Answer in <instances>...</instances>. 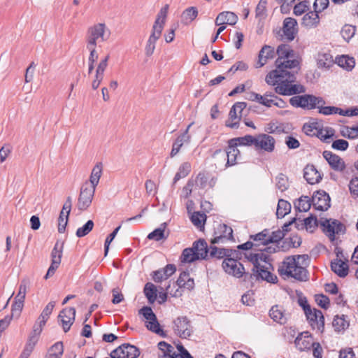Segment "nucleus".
<instances>
[{
    "label": "nucleus",
    "instance_id": "423d86ee",
    "mask_svg": "<svg viewBox=\"0 0 358 358\" xmlns=\"http://www.w3.org/2000/svg\"><path fill=\"white\" fill-rule=\"evenodd\" d=\"M320 225L331 242L335 241L336 234H344L346 230L345 226L338 220L324 219L320 221Z\"/></svg>",
    "mask_w": 358,
    "mask_h": 358
},
{
    "label": "nucleus",
    "instance_id": "de8ad7c7",
    "mask_svg": "<svg viewBox=\"0 0 358 358\" xmlns=\"http://www.w3.org/2000/svg\"><path fill=\"white\" fill-rule=\"evenodd\" d=\"M335 131L331 127H326L324 130L320 129L317 130V137H318L323 142H328L327 141L334 136Z\"/></svg>",
    "mask_w": 358,
    "mask_h": 358
},
{
    "label": "nucleus",
    "instance_id": "b1692460",
    "mask_svg": "<svg viewBox=\"0 0 358 358\" xmlns=\"http://www.w3.org/2000/svg\"><path fill=\"white\" fill-rule=\"evenodd\" d=\"M276 54L274 48L265 45L260 50L258 55V62L257 68L262 67L264 66L269 59H273Z\"/></svg>",
    "mask_w": 358,
    "mask_h": 358
},
{
    "label": "nucleus",
    "instance_id": "f3484780",
    "mask_svg": "<svg viewBox=\"0 0 358 358\" xmlns=\"http://www.w3.org/2000/svg\"><path fill=\"white\" fill-rule=\"evenodd\" d=\"M228 147L226 149V150H222L221 149L216 150L214 153L213 156H216L217 155L220 153H222L224 156H227V161L226 163V167L231 166L235 165L237 162V158L238 156L240 155V151L237 148L236 145L234 147H231V144L229 143V141L228 142Z\"/></svg>",
    "mask_w": 358,
    "mask_h": 358
},
{
    "label": "nucleus",
    "instance_id": "a18cd8bd",
    "mask_svg": "<svg viewBox=\"0 0 358 358\" xmlns=\"http://www.w3.org/2000/svg\"><path fill=\"white\" fill-rule=\"evenodd\" d=\"M268 1L267 0H259L256 9H255V15L257 18L259 20H264L267 16V10L266 6Z\"/></svg>",
    "mask_w": 358,
    "mask_h": 358
},
{
    "label": "nucleus",
    "instance_id": "39448f33",
    "mask_svg": "<svg viewBox=\"0 0 358 358\" xmlns=\"http://www.w3.org/2000/svg\"><path fill=\"white\" fill-rule=\"evenodd\" d=\"M235 256L224 259L222 264V268L227 274L237 278L243 277L245 280V275L248 272H245L243 265L238 261L241 255Z\"/></svg>",
    "mask_w": 358,
    "mask_h": 358
},
{
    "label": "nucleus",
    "instance_id": "4c0bfd02",
    "mask_svg": "<svg viewBox=\"0 0 358 358\" xmlns=\"http://www.w3.org/2000/svg\"><path fill=\"white\" fill-rule=\"evenodd\" d=\"M166 224V222L162 223L159 228H157L150 232L148 235L147 238L149 240H155L156 241H159L162 239L166 238L167 236H165L164 234Z\"/></svg>",
    "mask_w": 358,
    "mask_h": 358
},
{
    "label": "nucleus",
    "instance_id": "bb28decb",
    "mask_svg": "<svg viewBox=\"0 0 358 358\" xmlns=\"http://www.w3.org/2000/svg\"><path fill=\"white\" fill-rule=\"evenodd\" d=\"M278 58L275 61H282L285 59H291L294 57V51L288 44H280L276 50Z\"/></svg>",
    "mask_w": 358,
    "mask_h": 358
},
{
    "label": "nucleus",
    "instance_id": "c85d7f7f",
    "mask_svg": "<svg viewBox=\"0 0 358 358\" xmlns=\"http://www.w3.org/2000/svg\"><path fill=\"white\" fill-rule=\"evenodd\" d=\"M176 284L179 287H183L189 290L192 289L194 287V279L189 277L188 271H182L180 274Z\"/></svg>",
    "mask_w": 358,
    "mask_h": 358
},
{
    "label": "nucleus",
    "instance_id": "412c9836",
    "mask_svg": "<svg viewBox=\"0 0 358 358\" xmlns=\"http://www.w3.org/2000/svg\"><path fill=\"white\" fill-rule=\"evenodd\" d=\"M192 124H189L186 129L182 132V134L179 135L173 143L172 150L170 154L171 157H173L179 152L181 147L184 143H187L189 142L190 136L189 135L188 132Z\"/></svg>",
    "mask_w": 358,
    "mask_h": 358
},
{
    "label": "nucleus",
    "instance_id": "58836bf2",
    "mask_svg": "<svg viewBox=\"0 0 358 358\" xmlns=\"http://www.w3.org/2000/svg\"><path fill=\"white\" fill-rule=\"evenodd\" d=\"M238 113L235 108L231 107L229 113V120L225 123L226 127L232 129H237L238 127L241 115L238 116Z\"/></svg>",
    "mask_w": 358,
    "mask_h": 358
},
{
    "label": "nucleus",
    "instance_id": "4d7b16f0",
    "mask_svg": "<svg viewBox=\"0 0 358 358\" xmlns=\"http://www.w3.org/2000/svg\"><path fill=\"white\" fill-rule=\"evenodd\" d=\"M139 315H142L147 322L153 320L157 317L156 315L153 312L152 309L150 306H143L138 310Z\"/></svg>",
    "mask_w": 358,
    "mask_h": 358
},
{
    "label": "nucleus",
    "instance_id": "79ce46f5",
    "mask_svg": "<svg viewBox=\"0 0 358 358\" xmlns=\"http://www.w3.org/2000/svg\"><path fill=\"white\" fill-rule=\"evenodd\" d=\"M312 206L311 198L308 196H301L298 200V204H295L296 208L300 212H307Z\"/></svg>",
    "mask_w": 358,
    "mask_h": 358
},
{
    "label": "nucleus",
    "instance_id": "f03ea898",
    "mask_svg": "<svg viewBox=\"0 0 358 358\" xmlns=\"http://www.w3.org/2000/svg\"><path fill=\"white\" fill-rule=\"evenodd\" d=\"M308 261V255L287 257L278 268V272L280 275H285L299 281H306L308 278L306 268Z\"/></svg>",
    "mask_w": 358,
    "mask_h": 358
},
{
    "label": "nucleus",
    "instance_id": "774afa93",
    "mask_svg": "<svg viewBox=\"0 0 358 358\" xmlns=\"http://www.w3.org/2000/svg\"><path fill=\"white\" fill-rule=\"evenodd\" d=\"M329 4V0H315L313 3L314 10L320 13L327 8Z\"/></svg>",
    "mask_w": 358,
    "mask_h": 358
},
{
    "label": "nucleus",
    "instance_id": "393cba45",
    "mask_svg": "<svg viewBox=\"0 0 358 358\" xmlns=\"http://www.w3.org/2000/svg\"><path fill=\"white\" fill-rule=\"evenodd\" d=\"M158 348L160 352L158 355L159 358H179L180 354H177L174 348L165 341H160L158 343Z\"/></svg>",
    "mask_w": 358,
    "mask_h": 358
},
{
    "label": "nucleus",
    "instance_id": "8fccbe9b",
    "mask_svg": "<svg viewBox=\"0 0 358 358\" xmlns=\"http://www.w3.org/2000/svg\"><path fill=\"white\" fill-rule=\"evenodd\" d=\"M309 7L310 1L308 0H303L294 6L293 13L296 16L301 15L309 10Z\"/></svg>",
    "mask_w": 358,
    "mask_h": 358
},
{
    "label": "nucleus",
    "instance_id": "e2e57ef3",
    "mask_svg": "<svg viewBox=\"0 0 358 358\" xmlns=\"http://www.w3.org/2000/svg\"><path fill=\"white\" fill-rule=\"evenodd\" d=\"M349 146V143L344 139H337L333 141L331 148L336 150L345 151Z\"/></svg>",
    "mask_w": 358,
    "mask_h": 358
},
{
    "label": "nucleus",
    "instance_id": "3c124183",
    "mask_svg": "<svg viewBox=\"0 0 358 358\" xmlns=\"http://www.w3.org/2000/svg\"><path fill=\"white\" fill-rule=\"evenodd\" d=\"M55 306V302L50 301L49 302L43 310L42 313H41L38 320H42V324H45L47 320L49 318V316L52 312V310Z\"/></svg>",
    "mask_w": 358,
    "mask_h": 358
},
{
    "label": "nucleus",
    "instance_id": "603ef678",
    "mask_svg": "<svg viewBox=\"0 0 358 358\" xmlns=\"http://www.w3.org/2000/svg\"><path fill=\"white\" fill-rule=\"evenodd\" d=\"M356 27L350 24H345L343 27L341 34L342 37L346 41H349L355 35Z\"/></svg>",
    "mask_w": 358,
    "mask_h": 358
},
{
    "label": "nucleus",
    "instance_id": "13d9d810",
    "mask_svg": "<svg viewBox=\"0 0 358 358\" xmlns=\"http://www.w3.org/2000/svg\"><path fill=\"white\" fill-rule=\"evenodd\" d=\"M310 339L308 337L307 339H303L297 336L295 340V344L301 351L308 350L312 347V343H310Z\"/></svg>",
    "mask_w": 358,
    "mask_h": 358
},
{
    "label": "nucleus",
    "instance_id": "69168bd1",
    "mask_svg": "<svg viewBox=\"0 0 358 358\" xmlns=\"http://www.w3.org/2000/svg\"><path fill=\"white\" fill-rule=\"evenodd\" d=\"M265 131L268 134H280L284 132V128L281 125H277L275 123L270 122L266 127Z\"/></svg>",
    "mask_w": 358,
    "mask_h": 358
},
{
    "label": "nucleus",
    "instance_id": "bf43d9fd",
    "mask_svg": "<svg viewBox=\"0 0 358 358\" xmlns=\"http://www.w3.org/2000/svg\"><path fill=\"white\" fill-rule=\"evenodd\" d=\"M69 220V216L64 211H61L58 218V232L64 233Z\"/></svg>",
    "mask_w": 358,
    "mask_h": 358
},
{
    "label": "nucleus",
    "instance_id": "680f3d73",
    "mask_svg": "<svg viewBox=\"0 0 358 358\" xmlns=\"http://www.w3.org/2000/svg\"><path fill=\"white\" fill-rule=\"evenodd\" d=\"M332 57L329 54H322L319 56L317 64L320 66L330 67L332 63Z\"/></svg>",
    "mask_w": 358,
    "mask_h": 358
},
{
    "label": "nucleus",
    "instance_id": "864d4df0",
    "mask_svg": "<svg viewBox=\"0 0 358 358\" xmlns=\"http://www.w3.org/2000/svg\"><path fill=\"white\" fill-rule=\"evenodd\" d=\"M64 243H62L60 247H59V243L57 242L51 252V258L52 262H58V263H61V259L62 257V250H63Z\"/></svg>",
    "mask_w": 358,
    "mask_h": 358
},
{
    "label": "nucleus",
    "instance_id": "f8f14e48",
    "mask_svg": "<svg viewBox=\"0 0 358 358\" xmlns=\"http://www.w3.org/2000/svg\"><path fill=\"white\" fill-rule=\"evenodd\" d=\"M307 320H308L311 327L320 331L323 332L324 329V317L321 310L314 308H310V311L304 312Z\"/></svg>",
    "mask_w": 358,
    "mask_h": 358
},
{
    "label": "nucleus",
    "instance_id": "0e129e2a",
    "mask_svg": "<svg viewBox=\"0 0 358 358\" xmlns=\"http://www.w3.org/2000/svg\"><path fill=\"white\" fill-rule=\"evenodd\" d=\"M303 225L307 230L315 229L318 225V221L316 216L310 215L307 218L303 219Z\"/></svg>",
    "mask_w": 358,
    "mask_h": 358
},
{
    "label": "nucleus",
    "instance_id": "1a4fd4ad",
    "mask_svg": "<svg viewBox=\"0 0 358 358\" xmlns=\"http://www.w3.org/2000/svg\"><path fill=\"white\" fill-rule=\"evenodd\" d=\"M96 189L89 185L87 182L80 188L77 206L79 210H86L92 203Z\"/></svg>",
    "mask_w": 358,
    "mask_h": 358
},
{
    "label": "nucleus",
    "instance_id": "7ed1b4c3",
    "mask_svg": "<svg viewBox=\"0 0 358 358\" xmlns=\"http://www.w3.org/2000/svg\"><path fill=\"white\" fill-rule=\"evenodd\" d=\"M110 34L105 23H97L90 27L86 33L87 48L96 49L97 44L108 39Z\"/></svg>",
    "mask_w": 358,
    "mask_h": 358
},
{
    "label": "nucleus",
    "instance_id": "4468645a",
    "mask_svg": "<svg viewBox=\"0 0 358 358\" xmlns=\"http://www.w3.org/2000/svg\"><path fill=\"white\" fill-rule=\"evenodd\" d=\"M76 317V309L73 307L64 308L60 311L58 318L64 331L66 333L70 330Z\"/></svg>",
    "mask_w": 358,
    "mask_h": 358
},
{
    "label": "nucleus",
    "instance_id": "e433bc0d",
    "mask_svg": "<svg viewBox=\"0 0 358 358\" xmlns=\"http://www.w3.org/2000/svg\"><path fill=\"white\" fill-rule=\"evenodd\" d=\"M180 259L181 262L192 263L199 259V257L198 254H196L193 249V247H192L184 249Z\"/></svg>",
    "mask_w": 358,
    "mask_h": 358
},
{
    "label": "nucleus",
    "instance_id": "72a5a7b5",
    "mask_svg": "<svg viewBox=\"0 0 358 358\" xmlns=\"http://www.w3.org/2000/svg\"><path fill=\"white\" fill-rule=\"evenodd\" d=\"M102 170H103V165L101 162H98L92 169L90 181L91 182V187H94L96 189V187L99 184V179L102 174Z\"/></svg>",
    "mask_w": 358,
    "mask_h": 358
},
{
    "label": "nucleus",
    "instance_id": "dca6fc26",
    "mask_svg": "<svg viewBox=\"0 0 358 358\" xmlns=\"http://www.w3.org/2000/svg\"><path fill=\"white\" fill-rule=\"evenodd\" d=\"M275 141L274 138L268 134H262L256 137L255 147L271 152L275 149Z\"/></svg>",
    "mask_w": 358,
    "mask_h": 358
},
{
    "label": "nucleus",
    "instance_id": "20e7f679",
    "mask_svg": "<svg viewBox=\"0 0 358 358\" xmlns=\"http://www.w3.org/2000/svg\"><path fill=\"white\" fill-rule=\"evenodd\" d=\"M289 99V103L295 108H301L304 110L318 109L320 105H325L326 101L322 96H317L313 94H305L297 95Z\"/></svg>",
    "mask_w": 358,
    "mask_h": 358
},
{
    "label": "nucleus",
    "instance_id": "f257e3e1",
    "mask_svg": "<svg viewBox=\"0 0 358 358\" xmlns=\"http://www.w3.org/2000/svg\"><path fill=\"white\" fill-rule=\"evenodd\" d=\"M285 59L275 61L276 69L266 76V83L275 86V92L282 96H292L305 93L306 87L301 84H294L296 74L300 69V62L296 59Z\"/></svg>",
    "mask_w": 358,
    "mask_h": 358
},
{
    "label": "nucleus",
    "instance_id": "2eb2a0df",
    "mask_svg": "<svg viewBox=\"0 0 358 358\" xmlns=\"http://www.w3.org/2000/svg\"><path fill=\"white\" fill-rule=\"evenodd\" d=\"M322 155L333 170L336 171H343L345 170V163L338 155L328 150L324 151Z\"/></svg>",
    "mask_w": 358,
    "mask_h": 358
},
{
    "label": "nucleus",
    "instance_id": "338daca9",
    "mask_svg": "<svg viewBox=\"0 0 358 358\" xmlns=\"http://www.w3.org/2000/svg\"><path fill=\"white\" fill-rule=\"evenodd\" d=\"M198 15V10L195 7H189L183 13V18L189 22L194 20Z\"/></svg>",
    "mask_w": 358,
    "mask_h": 358
},
{
    "label": "nucleus",
    "instance_id": "2f4dec72",
    "mask_svg": "<svg viewBox=\"0 0 358 358\" xmlns=\"http://www.w3.org/2000/svg\"><path fill=\"white\" fill-rule=\"evenodd\" d=\"M255 141L256 137L251 135H245L242 137H238L229 140V143L231 144V147H234V145L236 147L238 145L250 146L252 145H255Z\"/></svg>",
    "mask_w": 358,
    "mask_h": 358
},
{
    "label": "nucleus",
    "instance_id": "5701e85b",
    "mask_svg": "<svg viewBox=\"0 0 358 358\" xmlns=\"http://www.w3.org/2000/svg\"><path fill=\"white\" fill-rule=\"evenodd\" d=\"M303 178L308 183L314 185L322 180L320 173L313 164H308L303 169Z\"/></svg>",
    "mask_w": 358,
    "mask_h": 358
},
{
    "label": "nucleus",
    "instance_id": "c9c22d12",
    "mask_svg": "<svg viewBox=\"0 0 358 358\" xmlns=\"http://www.w3.org/2000/svg\"><path fill=\"white\" fill-rule=\"evenodd\" d=\"M144 294L150 303H153L157 296L156 286L152 282H147L143 289Z\"/></svg>",
    "mask_w": 358,
    "mask_h": 358
},
{
    "label": "nucleus",
    "instance_id": "9d476101",
    "mask_svg": "<svg viewBox=\"0 0 358 358\" xmlns=\"http://www.w3.org/2000/svg\"><path fill=\"white\" fill-rule=\"evenodd\" d=\"M173 330L181 338H187L192 334L190 321L186 316L178 317L173 320Z\"/></svg>",
    "mask_w": 358,
    "mask_h": 358
},
{
    "label": "nucleus",
    "instance_id": "09e8293b",
    "mask_svg": "<svg viewBox=\"0 0 358 358\" xmlns=\"http://www.w3.org/2000/svg\"><path fill=\"white\" fill-rule=\"evenodd\" d=\"M268 239L267 241L268 244L270 243H276L279 245V242L284 238L285 233L282 231L280 229L272 231L271 233L267 232Z\"/></svg>",
    "mask_w": 358,
    "mask_h": 358
},
{
    "label": "nucleus",
    "instance_id": "052dcab7",
    "mask_svg": "<svg viewBox=\"0 0 358 358\" xmlns=\"http://www.w3.org/2000/svg\"><path fill=\"white\" fill-rule=\"evenodd\" d=\"M121 226H118L116 227L112 233H110L106 238L104 243V255L106 256L108 255L109 250V245L113 239L115 238L117 232L119 231Z\"/></svg>",
    "mask_w": 358,
    "mask_h": 358
},
{
    "label": "nucleus",
    "instance_id": "c756f323",
    "mask_svg": "<svg viewBox=\"0 0 358 358\" xmlns=\"http://www.w3.org/2000/svg\"><path fill=\"white\" fill-rule=\"evenodd\" d=\"M269 316L274 322L280 324H284L287 322V318L282 309L278 305L271 307L269 310Z\"/></svg>",
    "mask_w": 358,
    "mask_h": 358
},
{
    "label": "nucleus",
    "instance_id": "5fc2aeb1",
    "mask_svg": "<svg viewBox=\"0 0 358 358\" xmlns=\"http://www.w3.org/2000/svg\"><path fill=\"white\" fill-rule=\"evenodd\" d=\"M36 343V340L34 338V336L29 338L28 343H27L24 349L18 358H28L31 355Z\"/></svg>",
    "mask_w": 358,
    "mask_h": 358
},
{
    "label": "nucleus",
    "instance_id": "c03bdc74",
    "mask_svg": "<svg viewBox=\"0 0 358 358\" xmlns=\"http://www.w3.org/2000/svg\"><path fill=\"white\" fill-rule=\"evenodd\" d=\"M338 64L347 71H351L355 66V62L352 57L342 55L338 58Z\"/></svg>",
    "mask_w": 358,
    "mask_h": 358
},
{
    "label": "nucleus",
    "instance_id": "4be33fe9",
    "mask_svg": "<svg viewBox=\"0 0 358 358\" xmlns=\"http://www.w3.org/2000/svg\"><path fill=\"white\" fill-rule=\"evenodd\" d=\"M176 271V266L169 264L164 268L153 271L152 279L155 282H160L171 276Z\"/></svg>",
    "mask_w": 358,
    "mask_h": 358
},
{
    "label": "nucleus",
    "instance_id": "49530a36",
    "mask_svg": "<svg viewBox=\"0 0 358 358\" xmlns=\"http://www.w3.org/2000/svg\"><path fill=\"white\" fill-rule=\"evenodd\" d=\"M94 223L92 220H88L83 226L79 227L76 232V235L78 238L87 236L94 228Z\"/></svg>",
    "mask_w": 358,
    "mask_h": 358
},
{
    "label": "nucleus",
    "instance_id": "ddd939ff",
    "mask_svg": "<svg viewBox=\"0 0 358 358\" xmlns=\"http://www.w3.org/2000/svg\"><path fill=\"white\" fill-rule=\"evenodd\" d=\"M163 29L162 24L159 25V20L155 22L150 36L148 38L145 48V53L148 57L151 56L155 49L157 41L160 38Z\"/></svg>",
    "mask_w": 358,
    "mask_h": 358
},
{
    "label": "nucleus",
    "instance_id": "37998d69",
    "mask_svg": "<svg viewBox=\"0 0 358 358\" xmlns=\"http://www.w3.org/2000/svg\"><path fill=\"white\" fill-rule=\"evenodd\" d=\"M145 327L148 330H150L161 336H163V337L166 336V334L163 331V329L161 328L160 324H159L157 317H155L153 320H151V321L150 320V321L147 322L145 324Z\"/></svg>",
    "mask_w": 358,
    "mask_h": 358
},
{
    "label": "nucleus",
    "instance_id": "a19ab883",
    "mask_svg": "<svg viewBox=\"0 0 358 358\" xmlns=\"http://www.w3.org/2000/svg\"><path fill=\"white\" fill-rule=\"evenodd\" d=\"M191 221L193 224L196 227L199 229L202 230L204 229V224L206 220V215L204 213L200 212H194L191 217Z\"/></svg>",
    "mask_w": 358,
    "mask_h": 358
},
{
    "label": "nucleus",
    "instance_id": "cd10ccee",
    "mask_svg": "<svg viewBox=\"0 0 358 358\" xmlns=\"http://www.w3.org/2000/svg\"><path fill=\"white\" fill-rule=\"evenodd\" d=\"M195 252L198 254L199 259H206L209 252L207 243L203 239L194 242L192 245Z\"/></svg>",
    "mask_w": 358,
    "mask_h": 358
},
{
    "label": "nucleus",
    "instance_id": "473e14b6",
    "mask_svg": "<svg viewBox=\"0 0 358 358\" xmlns=\"http://www.w3.org/2000/svg\"><path fill=\"white\" fill-rule=\"evenodd\" d=\"M348 317L345 315L341 316L336 315L333 320L332 325L336 331H344L348 328L350 322L348 320Z\"/></svg>",
    "mask_w": 358,
    "mask_h": 358
},
{
    "label": "nucleus",
    "instance_id": "6ab92c4d",
    "mask_svg": "<svg viewBox=\"0 0 358 358\" xmlns=\"http://www.w3.org/2000/svg\"><path fill=\"white\" fill-rule=\"evenodd\" d=\"M210 257L217 259H227L231 256L241 255L239 251L229 248H220L216 246L210 245Z\"/></svg>",
    "mask_w": 358,
    "mask_h": 358
},
{
    "label": "nucleus",
    "instance_id": "6e6552de",
    "mask_svg": "<svg viewBox=\"0 0 358 358\" xmlns=\"http://www.w3.org/2000/svg\"><path fill=\"white\" fill-rule=\"evenodd\" d=\"M213 238L210 244L224 243L227 241L233 240V229L226 224H218L214 228Z\"/></svg>",
    "mask_w": 358,
    "mask_h": 358
},
{
    "label": "nucleus",
    "instance_id": "f704fd0d",
    "mask_svg": "<svg viewBox=\"0 0 358 358\" xmlns=\"http://www.w3.org/2000/svg\"><path fill=\"white\" fill-rule=\"evenodd\" d=\"M267 232H269V229H265L258 234L250 236V239L252 240L254 243L257 244L256 248L261 245L266 246L268 245Z\"/></svg>",
    "mask_w": 358,
    "mask_h": 358
},
{
    "label": "nucleus",
    "instance_id": "6e6d98bb",
    "mask_svg": "<svg viewBox=\"0 0 358 358\" xmlns=\"http://www.w3.org/2000/svg\"><path fill=\"white\" fill-rule=\"evenodd\" d=\"M276 180V187L281 192H284L288 188V180L287 177L283 174L280 173L275 178Z\"/></svg>",
    "mask_w": 358,
    "mask_h": 358
},
{
    "label": "nucleus",
    "instance_id": "aec40b11",
    "mask_svg": "<svg viewBox=\"0 0 358 358\" xmlns=\"http://www.w3.org/2000/svg\"><path fill=\"white\" fill-rule=\"evenodd\" d=\"M331 271L340 278H345L349 272L348 260L343 261L341 258H336L331 262Z\"/></svg>",
    "mask_w": 358,
    "mask_h": 358
},
{
    "label": "nucleus",
    "instance_id": "a878e982",
    "mask_svg": "<svg viewBox=\"0 0 358 358\" xmlns=\"http://www.w3.org/2000/svg\"><path fill=\"white\" fill-rule=\"evenodd\" d=\"M237 21V16L232 12L226 11L220 13L216 17L215 24L220 26L221 24H236Z\"/></svg>",
    "mask_w": 358,
    "mask_h": 358
},
{
    "label": "nucleus",
    "instance_id": "ea45409f",
    "mask_svg": "<svg viewBox=\"0 0 358 358\" xmlns=\"http://www.w3.org/2000/svg\"><path fill=\"white\" fill-rule=\"evenodd\" d=\"M291 210V204L284 200V199H279L278 203V207L276 210V216L278 218H282L284 217L287 214H288Z\"/></svg>",
    "mask_w": 358,
    "mask_h": 358
},
{
    "label": "nucleus",
    "instance_id": "a211bd4d",
    "mask_svg": "<svg viewBox=\"0 0 358 358\" xmlns=\"http://www.w3.org/2000/svg\"><path fill=\"white\" fill-rule=\"evenodd\" d=\"M297 22L292 17H286L283 21L282 32L285 38L288 41L294 39L297 33Z\"/></svg>",
    "mask_w": 358,
    "mask_h": 358
},
{
    "label": "nucleus",
    "instance_id": "9b49d317",
    "mask_svg": "<svg viewBox=\"0 0 358 358\" xmlns=\"http://www.w3.org/2000/svg\"><path fill=\"white\" fill-rule=\"evenodd\" d=\"M314 209L319 211H326L330 206L331 199L328 193L324 190L315 192L311 197Z\"/></svg>",
    "mask_w": 358,
    "mask_h": 358
},
{
    "label": "nucleus",
    "instance_id": "0eeeda50",
    "mask_svg": "<svg viewBox=\"0 0 358 358\" xmlns=\"http://www.w3.org/2000/svg\"><path fill=\"white\" fill-rule=\"evenodd\" d=\"M277 276L273 275L264 266L259 265L258 268H252V273H247L245 275V281L253 283V280H265L268 282L275 283Z\"/></svg>",
    "mask_w": 358,
    "mask_h": 358
},
{
    "label": "nucleus",
    "instance_id": "7c9ffc66",
    "mask_svg": "<svg viewBox=\"0 0 358 358\" xmlns=\"http://www.w3.org/2000/svg\"><path fill=\"white\" fill-rule=\"evenodd\" d=\"M319 22L318 13H316L315 10L307 13L302 19V24L308 28L317 27Z\"/></svg>",
    "mask_w": 358,
    "mask_h": 358
}]
</instances>
